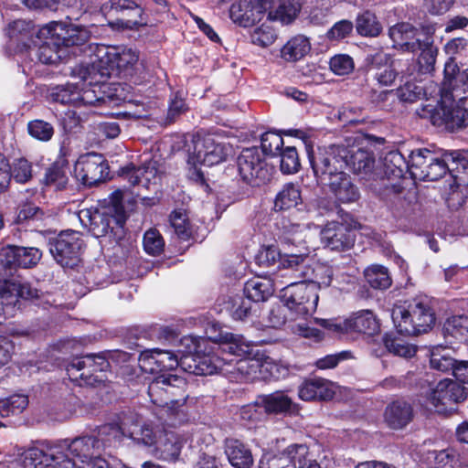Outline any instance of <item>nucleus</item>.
Returning <instances> with one entry per match:
<instances>
[{"label":"nucleus","instance_id":"obj_1","mask_svg":"<svg viewBox=\"0 0 468 468\" xmlns=\"http://www.w3.org/2000/svg\"><path fill=\"white\" fill-rule=\"evenodd\" d=\"M104 443L92 436H84L66 441L62 443L47 446L46 449L31 448L42 453L38 460H31L30 468H64L66 460L71 461L76 468L78 465L88 464L98 455H101Z\"/></svg>","mask_w":468,"mask_h":468},{"label":"nucleus","instance_id":"obj_2","mask_svg":"<svg viewBox=\"0 0 468 468\" xmlns=\"http://www.w3.org/2000/svg\"><path fill=\"white\" fill-rule=\"evenodd\" d=\"M230 152V146L218 135L212 133L194 135L191 144L187 146V162L194 166L193 171H190V176L197 181L204 182L203 173L197 167V165H217L226 161Z\"/></svg>","mask_w":468,"mask_h":468},{"label":"nucleus","instance_id":"obj_3","mask_svg":"<svg viewBox=\"0 0 468 468\" xmlns=\"http://www.w3.org/2000/svg\"><path fill=\"white\" fill-rule=\"evenodd\" d=\"M392 320L399 334L418 335L431 328L435 317L428 303L414 300L407 305H395L392 310Z\"/></svg>","mask_w":468,"mask_h":468},{"label":"nucleus","instance_id":"obj_4","mask_svg":"<svg viewBox=\"0 0 468 468\" xmlns=\"http://www.w3.org/2000/svg\"><path fill=\"white\" fill-rule=\"evenodd\" d=\"M281 299L290 311L292 319H307L316 311L319 295L315 284L289 278L288 284L282 289Z\"/></svg>","mask_w":468,"mask_h":468},{"label":"nucleus","instance_id":"obj_5","mask_svg":"<svg viewBox=\"0 0 468 468\" xmlns=\"http://www.w3.org/2000/svg\"><path fill=\"white\" fill-rule=\"evenodd\" d=\"M310 250L303 247L300 253L287 255L282 264L290 271L292 279L302 280L306 284H315L316 292L321 287L330 286L333 279V270L324 265L311 266Z\"/></svg>","mask_w":468,"mask_h":468},{"label":"nucleus","instance_id":"obj_6","mask_svg":"<svg viewBox=\"0 0 468 468\" xmlns=\"http://www.w3.org/2000/svg\"><path fill=\"white\" fill-rule=\"evenodd\" d=\"M346 154L345 145L319 147L315 152H308L314 174L321 184L324 185L335 176L344 173L346 167Z\"/></svg>","mask_w":468,"mask_h":468},{"label":"nucleus","instance_id":"obj_7","mask_svg":"<svg viewBox=\"0 0 468 468\" xmlns=\"http://www.w3.org/2000/svg\"><path fill=\"white\" fill-rule=\"evenodd\" d=\"M110 367L107 359L100 355L74 357L67 366L69 379L79 386H94L105 379L104 372Z\"/></svg>","mask_w":468,"mask_h":468},{"label":"nucleus","instance_id":"obj_8","mask_svg":"<svg viewBox=\"0 0 468 468\" xmlns=\"http://www.w3.org/2000/svg\"><path fill=\"white\" fill-rule=\"evenodd\" d=\"M238 170L242 180L251 186H260L270 180L273 167L269 165L259 148L242 150L237 159Z\"/></svg>","mask_w":468,"mask_h":468},{"label":"nucleus","instance_id":"obj_9","mask_svg":"<svg viewBox=\"0 0 468 468\" xmlns=\"http://www.w3.org/2000/svg\"><path fill=\"white\" fill-rule=\"evenodd\" d=\"M139 60L138 52L127 47L122 48H97L95 58L91 60L94 66L97 61L100 62L98 66L101 70V75H109V69H116L120 72L125 74H132L134 66Z\"/></svg>","mask_w":468,"mask_h":468},{"label":"nucleus","instance_id":"obj_10","mask_svg":"<svg viewBox=\"0 0 468 468\" xmlns=\"http://www.w3.org/2000/svg\"><path fill=\"white\" fill-rule=\"evenodd\" d=\"M83 240L78 231H61L49 242V250L55 261L62 267L73 268L80 261Z\"/></svg>","mask_w":468,"mask_h":468},{"label":"nucleus","instance_id":"obj_11","mask_svg":"<svg viewBox=\"0 0 468 468\" xmlns=\"http://www.w3.org/2000/svg\"><path fill=\"white\" fill-rule=\"evenodd\" d=\"M466 399V392L460 383L445 378L431 389L428 400L438 413H446L454 410L453 406Z\"/></svg>","mask_w":468,"mask_h":468},{"label":"nucleus","instance_id":"obj_12","mask_svg":"<svg viewBox=\"0 0 468 468\" xmlns=\"http://www.w3.org/2000/svg\"><path fill=\"white\" fill-rule=\"evenodd\" d=\"M108 165L100 154L89 153L81 155L74 166V175L85 186H94L104 180Z\"/></svg>","mask_w":468,"mask_h":468},{"label":"nucleus","instance_id":"obj_13","mask_svg":"<svg viewBox=\"0 0 468 468\" xmlns=\"http://www.w3.org/2000/svg\"><path fill=\"white\" fill-rule=\"evenodd\" d=\"M389 37L393 47L403 51L416 52L419 48L429 45V37L409 23L397 24L389 28Z\"/></svg>","mask_w":468,"mask_h":468},{"label":"nucleus","instance_id":"obj_14","mask_svg":"<svg viewBox=\"0 0 468 468\" xmlns=\"http://www.w3.org/2000/svg\"><path fill=\"white\" fill-rule=\"evenodd\" d=\"M122 176L133 186H142L155 194L159 190L163 170L155 160L144 162L142 166H126L122 169Z\"/></svg>","mask_w":468,"mask_h":468},{"label":"nucleus","instance_id":"obj_15","mask_svg":"<svg viewBox=\"0 0 468 468\" xmlns=\"http://www.w3.org/2000/svg\"><path fill=\"white\" fill-rule=\"evenodd\" d=\"M101 434H106L115 440H121L122 437L127 436L138 443L146 446L156 445V433L146 425L139 426L133 423L131 426L126 421H122L121 425L109 424L101 428Z\"/></svg>","mask_w":468,"mask_h":468},{"label":"nucleus","instance_id":"obj_16","mask_svg":"<svg viewBox=\"0 0 468 468\" xmlns=\"http://www.w3.org/2000/svg\"><path fill=\"white\" fill-rule=\"evenodd\" d=\"M139 366L143 371L155 374L176 369L179 366V357L168 350L147 349L140 354Z\"/></svg>","mask_w":468,"mask_h":468},{"label":"nucleus","instance_id":"obj_17","mask_svg":"<svg viewBox=\"0 0 468 468\" xmlns=\"http://www.w3.org/2000/svg\"><path fill=\"white\" fill-rule=\"evenodd\" d=\"M261 353L257 351L251 356L237 360L234 365L232 360L228 362L226 376L236 382H251L261 379Z\"/></svg>","mask_w":468,"mask_h":468},{"label":"nucleus","instance_id":"obj_18","mask_svg":"<svg viewBox=\"0 0 468 468\" xmlns=\"http://www.w3.org/2000/svg\"><path fill=\"white\" fill-rule=\"evenodd\" d=\"M111 12L121 13L122 16L116 22L111 23L112 27L122 29H133L143 26L142 16L144 10L141 6L131 0H110Z\"/></svg>","mask_w":468,"mask_h":468},{"label":"nucleus","instance_id":"obj_19","mask_svg":"<svg viewBox=\"0 0 468 468\" xmlns=\"http://www.w3.org/2000/svg\"><path fill=\"white\" fill-rule=\"evenodd\" d=\"M321 241L332 250H345L354 244V236L347 226L333 221L321 230Z\"/></svg>","mask_w":468,"mask_h":468},{"label":"nucleus","instance_id":"obj_20","mask_svg":"<svg viewBox=\"0 0 468 468\" xmlns=\"http://www.w3.org/2000/svg\"><path fill=\"white\" fill-rule=\"evenodd\" d=\"M187 441L185 434L176 431H165L160 435L153 454L163 461L176 462L178 460L181 450Z\"/></svg>","mask_w":468,"mask_h":468},{"label":"nucleus","instance_id":"obj_21","mask_svg":"<svg viewBox=\"0 0 468 468\" xmlns=\"http://www.w3.org/2000/svg\"><path fill=\"white\" fill-rule=\"evenodd\" d=\"M51 28L67 51L69 47L84 45L91 36L86 27L77 24L56 23Z\"/></svg>","mask_w":468,"mask_h":468},{"label":"nucleus","instance_id":"obj_22","mask_svg":"<svg viewBox=\"0 0 468 468\" xmlns=\"http://www.w3.org/2000/svg\"><path fill=\"white\" fill-rule=\"evenodd\" d=\"M81 224L96 238L105 236L111 229V222L114 219L104 209L84 208L79 213Z\"/></svg>","mask_w":468,"mask_h":468},{"label":"nucleus","instance_id":"obj_23","mask_svg":"<svg viewBox=\"0 0 468 468\" xmlns=\"http://www.w3.org/2000/svg\"><path fill=\"white\" fill-rule=\"evenodd\" d=\"M259 403L268 414L292 415L299 412L298 405L284 391L281 390L259 396Z\"/></svg>","mask_w":468,"mask_h":468},{"label":"nucleus","instance_id":"obj_24","mask_svg":"<svg viewBox=\"0 0 468 468\" xmlns=\"http://www.w3.org/2000/svg\"><path fill=\"white\" fill-rule=\"evenodd\" d=\"M347 152L346 166L358 175L368 176L375 165V156L372 151L356 145L346 146Z\"/></svg>","mask_w":468,"mask_h":468},{"label":"nucleus","instance_id":"obj_25","mask_svg":"<svg viewBox=\"0 0 468 468\" xmlns=\"http://www.w3.org/2000/svg\"><path fill=\"white\" fill-rule=\"evenodd\" d=\"M205 344L206 340L199 341L196 345L197 366L194 367V375H212L220 372L226 375V368L228 367L227 359L220 357L214 353L201 354V344Z\"/></svg>","mask_w":468,"mask_h":468},{"label":"nucleus","instance_id":"obj_26","mask_svg":"<svg viewBox=\"0 0 468 468\" xmlns=\"http://www.w3.org/2000/svg\"><path fill=\"white\" fill-rule=\"evenodd\" d=\"M225 454L235 468H250L254 460L247 444L237 439H227L224 444Z\"/></svg>","mask_w":468,"mask_h":468},{"label":"nucleus","instance_id":"obj_27","mask_svg":"<svg viewBox=\"0 0 468 468\" xmlns=\"http://www.w3.org/2000/svg\"><path fill=\"white\" fill-rule=\"evenodd\" d=\"M263 6L258 0L244 1L239 4L232 5L229 10L230 17L235 22L243 27H248L256 21L261 19Z\"/></svg>","mask_w":468,"mask_h":468},{"label":"nucleus","instance_id":"obj_28","mask_svg":"<svg viewBox=\"0 0 468 468\" xmlns=\"http://www.w3.org/2000/svg\"><path fill=\"white\" fill-rule=\"evenodd\" d=\"M324 185H328L335 197L343 203L354 202L359 197L356 186L345 172L335 176Z\"/></svg>","mask_w":468,"mask_h":468},{"label":"nucleus","instance_id":"obj_29","mask_svg":"<svg viewBox=\"0 0 468 468\" xmlns=\"http://www.w3.org/2000/svg\"><path fill=\"white\" fill-rule=\"evenodd\" d=\"M50 37L38 48L37 57L40 62L44 64H56L68 56V51L62 47L54 31L48 29Z\"/></svg>","mask_w":468,"mask_h":468},{"label":"nucleus","instance_id":"obj_30","mask_svg":"<svg viewBox=\"0 0 468 468\" xmlns=\"http://www.w3.org/2000/svg\"><path fill=\"white\" fill-rule=\"evenodd\" d=\"M384 418L388 427L401 429L411 420V406L406 401H394L386 408Z\"/></svg>","mask_w":468,"mask_h":468},{"label":"nucleus","instance_id":"obj_31","mask_svg":"<svg viewBox=\"0 0 468 468\" xmlns=\"http://www.w3.org/2000/svg\"><path fill=\"white\" fill-rule=\"evenodd\" d=\"M276 283L267 277H254L244 286L246 296L254 303L264 302L272 295Z\"/></svg>","mask_w":468,"mask_h":468},{"label":"nucleus","instance_id":"obj_32","mask_svg":"<svg viewBox=\"0 0 468 468\" xmlns=\"http://www.w3.org/2000/svg\"><path fill=\"white\" fill-rule=\"evenodd\" d=\"M345 328L372 335L379 330V324L370 310H361L346 321Z\"/></svg>","mask_w":468,"mask_h":468},{"label":"nucleus","instance_id":"obj_33","mask_svg":"<svg viewBox=\"0 0 468 468\" xmlns=\"http://www.w3.org/2000/svg\"><path fill=\"white\" fill-rule=\"evenodd\" d=\"M311 50V43L303 35L290 38L281 48V58L287 62H296L304 58Z\"/></svg>","mask_w":468,"mask_h":468},{"label":"nucleus","instance_id":"obj_34","mask_svg":"<svg viewBox=\"0 0 468 468\" xmlns=\"http://www.w3.org/2000/svg\"><path fill=\"white\" fill-rule=\"evenodd\" d=\"M292 468H322L306 444H291L285 448Z\"/></svg>","mask_w":468,"mask_h":468},{"label":"nucleus","instance_id":"obj_35","mask_svg":"<svg viewBox=\"0 0 468 468\" xmlns=\"http://www.w3.org/2000/svg\"><path fill=\"white\" fill-rule=\"evenodd\" d=\"M166 390L169 396L170 409L176 410L177 408L183 406L186 402V380L180 376L169 374L166 375Z\"/></svg>","mask_w":468,"mask_h":468},{"label":"nucleus","instance_id":"obj_36","mask_svg":"<svg viewBox=\"0 0 468 468\" xmlns=\"http://www.w3.org/2000/svg\"><path fill=\"white\" fill-rule=\"evenodd\" d=\"M301 8L300 0H282L276 9L269 12L268 18L288 25L296 18Z\"/></svg>","mask_w":468,"mask_h":468},{"label":"nucleus","instance_id":"obj_37","mask_svg":"<svg viewBox=\"0 0 468 468\" xmlns=\"http://www.w3.org/2000/svg\"><path fill=\"white\" fill-rule=\"evenodd\" d=\"M434 160V154L428 149H417L411 152L409 160V170L414 179H424V171L430 162Z\"/></svg>","mask_w":468,"mask_h":468},{"label":"nucleus","instance_id":"obj_38","mask_svg":"<svg viewBox=\"0 0 468 468\" xmlns=\"http://www.w3.org/2000/svg\"><path fill=\"white\" fill-rule=\"evenodd\" d=\"M224 339L221 346V350L224 353L244 357L255 353L250 342L245 340L242 335L228 333L224 335Z\"/></svg>","mask_w":468,"mask_h":468},{"label":"nucleus","instance_id":"obj_39","mask_svg":"<svg viewBox=\"0 0 468 468\" xmlns=\"http://www.w3.org/2000/svg\"><path fill=\"white\" fill-rule=\"evenodd\" d=\"M166 375L154 378L148 386V396L152 403L158 407L170 409L169 396L166 390Z\"/></svg>","mask_w":468,"mask_h":468},{"label":"nucleus","instance_id":"obj_40","mask_svg":"<svg viewBox=\"0 0 468 468\" xmlns=\"http://www.w3.org/2000/svg\"><path fill=\"white\" fill-rule=\"evenodd\" d=\"M301 192L299 186L289 183L283 186L282 189L277 194L274 207L278 210H287L295 207L301 201Z\"/></svg>","mask_w":468,"mask_h":468},{"label":"nucleus","instance_id":"obj_41","mask_svg":"<svg viewBox=\"0 0 468 468\" xmlns=\"http://www.w3.org/2000/svg\"><path fill=\"white\" fill-rule=\"evenodd\" d=\"M452 356V350L443 346H436L431 352L430 366L432 369L440 372H449L453 370L456 363Z\"/></svg>","mask_w":468,"mask_h":468},{"label":"nucleus","instance_id":"obj_42","mask_svg":"<svg viewBox=\"0 0 468 468\" xmlns=\"http://www.w3.org/2000/svg\"><path fill=\"white\" fill-rule=\"evenodd\" d=\"M384 345L389 353L395 356L410 358L415 356L417 346L401 338L393 335H387L384 337Z\"/></svg>","mask_w":468,"mask_h":468},{"label":"nucleus","instance_id":"obj_43","mask_svg":"<svg viewBox=\"0 0 468 468\" xmlns=\"http://www.w3.org/2000/svg\"><path fill=\"white\" fill-rule=\"evenodd\" d=\"M466 71L460 73L457 63L453 60V58H449L444 67V81L441 89V97L443 99L448 100L454 98V95L450 90L453 80L463 82L464 90H468V81L462 80V75Z\"/></svg>","mask_w":468,"mask_h":468},{"label":"nucleus","instance_id":"obj_44","mask_svg":"<svg viewBox=\"0 0 468 468\" xmlns=\"http://www.w3.org/2000/svg\"><path fill=\"white\" fill-rule=\"evenodd\" d=\"M445 335L463 341L468 338V316L455 315L448 318L443 324Z\"/></svg>","mask_w":468,"mask_h":468},{"label":"nucleus","instance_id":"obj_45","mask_svg":"<svg viewBox=\"0 0 468 468\" xmlns=\"http://www.w3.org/2000/svg\"><path fill=\"white\" fill-rule=\"evenodd\" d=\"M261 379H280L284 378L289 374L286 366L278 363L270 356L261 353Z\"/></svg>","mask_w":468,"mask_h":468},{"label":"nucleus","instance_id":"obj_46","mask_svg":"<svg viewBox=\"0 0 468 468\" xmlns=\"http://www.w3.org/2000/svg\"><path fill=\"white\" fill-rule=\"evenodd\" d=\"M79 96L80 82L57 86L51 92V98L54 101L60 102L61 104H71L73 106H78Z\"/></svg>","mask_w":468,"mask_h":468},{"label":"nucleus","instance_id":"obj_47","mask_svg":"<svg viewBox=\"0 0 468 468\" xmlns=\"http://www.w3.org/2000/svg\"><path fill=\"white\" fill-rule=\"evenodd\" d=\"M226 304V309L235 320L246 319L253 310V303L247 296L245 298L240 295L233 296Z\"/></svg>","mask_w":468,"mask_h":468},{"label":"nucleus","instance_id":"obj_48","mask_svg":"<svg viewBox=\"0 0 468 468\" xmlns=\"http://www.w3.org/2000/svg\"><path fill=\"white\" fill-rule=\"evenodd\" d=\"M453 154H444L442 157L436 156L434 154V160L430 162L428 169L424 171L423 181H436L446 175L449 170L448 162L452 160L455 161Z\"/></svg>","mask_w":468,"mask_h":468},{"label":"nucleus","instance_id":"obj_49","mask_svg":"<svg viewBox=\"0 0 468 468\" xmlns=\"http://www.w3.org/2000/svg\"><path fill=\"white\" fill-rule=\"evenodd\" d=\"M367 282L372 288L385 290L391 285L388 270L380 265H373L365 271Z\"/></svg>","mask_w":468,"mask_h":468},{"label":"nucleus","instance_id":"obj_50","mask_svg":"<svg viewBox=\"0 0 468 468\" xmlns=\"http://www.w3.org/2000/svg\"><path fill=\"white\" fill-rule=\"evenodd\" d=\"M385 173L388 176L400 177L404 169H409V162L405 161L404 156L399 151L388 152L383 160Z\"/></svg>","mask_w":468,"mask_h":468},{"label":"nucleus","instance_id":"obj_51","mask_svg":"<svg viewBox=\"0 0 468 468\" xmlns=\"http://www.w3.org/2000/svg\"><path fill=\"white\" fill-rule=\"evenodd\" d=\"M307 232L308 229L305 225H292L283 236V242L288 246L295 245L297 250L294 253H300V250L306 247Z\"/></svg>","mask_w":468,"mask_h":468},{"label":"nucleus","instance_id":"obj_52","mask_svg":"<svg viewBox=\"0 0 468 468\" xmlns=\"http://www.w3.org/2000/svg\"><path fill=\"white\" fill-rule=\"evenodd\" d=\"M294 253L293 250L284 253L282 256L275 246H267L262 248L258 255V259L261 264L265 266L273 265L278 260L280 261V267H282L285 272L282 274V277L291 278L290 271L284 268L282 264V261L289 254Z\"/></svg>","mask_w":468,"mask_h":468},{"label":"nucleus","instance_id":"obj_53","mask_svg":"<svg viewBox=\"0 0 468 468\" xmlns=\"http://www.w3.org/2000/svg\"><path fill=\"white\" fill-rule=\"evenodd\" d=\"M455 453L452 449L431 451L427 453V461L432 468H452L455 462Z\"/></svg>","mask_w":468,"mask_h":468},{"label":"nucleus","instance_id":"obj_54","mask_svg":"<svg viewBox=\"0 0 468 468\" xmlns=\"http://www.w3.org/2000/svg\"><path fill=\"white\" fill-rule=\"evenodd\" d=\"M27 132L30 136L41 142H48L54 135V128L51 123L36 119L27 123Z\"/></svg>","mask_w":468,"mask_h":468},{"label":"nucleus","instance_id":"obj_55","mask_svg":"<svg viewBox=\"0 0 468 468\" xmlns=\"http://www.w3.org/2000/svg\"><path fill=\"white\" fill-rule=\"evenodd\" d=\"M356 30L362 36L376 37L380 33L381 27L373 14L366 12L357 17Z\"/></svg>","mask_w":468,"mask_h":468},{"label":"nucleus","instance_id":"obj_56","mask_svg":"<svg viewBox=\"0 0 468 468\" xmlns=\"http://www.w3.org/2000/svg\"><path fill=\"white\" fill-rule=\"evenodd\" d=\"M278 155L281 156V170L283 174H294L299 170L300 161L294 146L282 149Z\"/></svg>","mask_w":468,"mask_h":468},{"label":"nucleus","instance_id":"obj_57","mask_svg":"<svg viewBox=\"0 0 468 468\" xmlns=\"http://www.w3.org/2000/svg\"><path fill=\"white\" fill-rule=\"evenodd\" d=\"M68 180L67 169L58 165L50 166L44 178L45 184L55 189H63L67 186Z\"/></svg>","mask_w":468,"mask_h":468},{"label":"nucleus","instance_id":"obj_58","mask_svg":"<svg viewBox=\"0 0 468 468\" xmlns=\"http://www.w3.org/2000/svg\"><path fill=\"white\" fill-rule=\"evenodd\" d=\"M277 38L275 30L265 24L256 27L250 34L251 42L261 48L271 45Z\"/></svg>","mask_w":468,"mask_h":468},{"label":"nucleus","instance_id":"obj_59","mask_svg":"<svg viewBox=\"0 0 468 468\" xmlns=\"http://www.w3.org/2000/svg\"><path fill=\"white\" fill-rule=\"evenodd\" d=\"M170 225L175 233L182 239H187L191 235L190 224L186 214L181 210H175L170 215Z\"/></svg>","mask_w":468,"mask_h":468},{"label":"nucleus","instance_id":"obj_60","mask_svg":"<svg viewBox=\"0 0 468 468\" xmlns=\"http://www.w3.org/2000/svg\"><path fill=\"white\" fill-rule=\"evenodd\" d=\"M283 144L284 142L282 135L273 132H267L261 136V152H262L263 154L278 155L282 150Z\"/></svg>","mask_w":468,"mask_h":468},{"label":"nucleus","instance_id":"obj_61","mask_svg":"<svg viewBox=\"0 0 468 468\" xmlns=\"http://www.w3.org/2000/svg\"><path fill=\"white\" fill-rule=\"evenodd\" d=\"M143 244L145 252L153 256L159 255L165 247V241L156 229H149L144 233Z\"/></svg>","mask_w":468,"mask_h":468},{"label":"nucleus","instance_id":"obj_62","mask_svg":"<svg viewBox=\"0 0 468 468\" xmlns=\"http://www.w3.org/2000/svg\"><path fill=\"white\" fill-rule=\"evenodd\" d=\"M42 257L41 251L34 247H19L17 267L31 268L36 266Z\"/></svg>","mask_w":468,"mask_h":468},{"label":"nucleus","instance_id":"obj_63","mask_svg":"<svg viewBox=\"0 0 468 468\" xmlns=\"http://www.w3.org/2000/svg\"><path fill=\"white\" fill-rule=\"evenodd\" d=\"M330 69L336 75L344 76L354 70L353 58L346 54L334 56L329 62Z\"/></svg>","mask_w":468,"mask_h":468},{"label":"nucleus","instance_id":"obj_64","mask_svg":"<svg viewBox=\"0 0 468 468\" xmlns=\"http://www.w3.org/2000/svg\"><path fill=\"white\" fill-rule=\"evenodd\" d=\"M259 468H292V466L284 449L280 455H263L260 461Z\"/></svg>","mask_w":468,"mask_h":468}]
</instances>
